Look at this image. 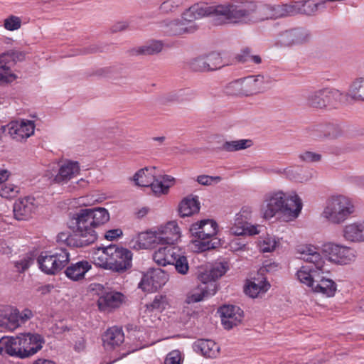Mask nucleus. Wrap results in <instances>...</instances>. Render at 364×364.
Returning <instances> with one entry per match:
<instances>
[{
  "label": "nucleus",
  "instance_id": "1",
  "mask_svg": "<svg viewBox=\"0 0 364 364\" xmlns=\"http://www.w3.org/2000/svg\"><path fill=\"white\" fill-rule=\"evenodd\" d=\"M297 5L264 4L254 1L232 4V22L233 24H252L268 19L294 15L298 12Z\"/></svg>",
  "mask_w": 364,
  "mask_h": 364
},
{
  "label": "nucleus",
  "instance_id": "2",
  "mask_svg": "<svg viewBox=\"0 0 364 364\" xmlns=\"http://www.w3.org/2000/svg\"><path fill=\"white\" fill-rule=\"evenodd\" d=\"M301 199L294 191H274L264 196L260 211L265 219H271L280 213L286 221L297 218L302 210Z\"/></svg>",
  "mask_w": 364,
  "mask_h": 364
},
{
  "label": "nucleus",
  "instance_id": "3",
  "mask_svg": "<svg viewBox=\"0 0 364 364\" xmlns=\"http://www.w3.org/2000/svg\"><path fill=\"white\" fill-rule=\"evenodd\" d=\"M109 213L104 208L80 209L73 216L75 221V237L80 238V247L94 243L97 240L95 228L109 220Z\"/></svg>",
  "mask_w": 364,
  "mask_h": 364
},
{
  "label": "nucleus",
  "instance_id": "4",
  "mask_svg": "<svg viewBox=\"0 0 364 364\" xmlns=\"http://www.w3.org/2000/svg\"><path fill=\"white\" fill-rule=\"evenodd\" d=\"M93 263L101 268L123 274L132 267L131 250L115 245L98 247L92 254Z\"/></svg>",
  "mask_w": 364,
  "mask_h": 364
},
{
  "label": "nucleus",
  "instance_id": "5",
  "mask_svg": "<svg viewBox=\"0 0 364 364\" xmlns=\"http://www.w3.org/2000/svg\"><path fill=\"white\" fill-rule=\"evenodd\" d=\"M296 251L299 258L306 263L296 271V278L302 284L312 289L323 272L325 259L318 247L311 245L299 246Z\"/></svg>",
  "mask_w": 364,
  "mask_h": 364
},
{
  "label": "nucleus",
  "instance_id": "6",
  "mask_svg": "<svg viewBox=\"0 0 364 364\" xmlns=\"http://www.w3.org/2000/svg\"><path fill=\"white\" fill-rule=\"evenodd\" d=\"M218 224L210 219L196 222L191 226L190 232L196 239L193 240L195 251L205 252L217 247L220 242L215 237Z\"/></svg>",
  "mask_w": 364,
  "mask_h": 364
},
{
  "label": "nucleus",
  "instance_id": "7",
  "mask_svg": "<svg viewBox=\"0 0 364 364\" xmlns=\"http://www.w3.org/2000/svg\"><path fill=\"white\" fill-rule=\"evenodd\" d=\"M353 199L344 195L330 197L326 202L322 216L332 224L344 223L355 213Z\"/></svg>",
  "mask_w": 364,
  "mask_h": 364
},
{
  "label": "nucleus",
  "instance_id": "8",
  "mask_svg": "<svg viewBox=\"0 0 364 364\" xmlns=\"http://www.w3.org/2000/svg\"><path fill=\"white\" fill-rule=\"evenodd\" d=\"M33 316V311L28 308L20 311L14 306H3L0 307V328L5 331L13 332L21 327Z\"/></svg>",
  "mask_w": 364,
  "mask_h": 364
},
{
  "label": "nucleus",
  "instance_id": "9",
  "mask_svg": "<svg viewBox=\"0 0 364 364\" xmlns=\"http://www.w3.org/2000/svg\"><path fill=\"white\" fill-rule=\"evenodd\" d=\"M192 6V10L198 19L211 16L216 25L231 23L232 4L210 6L207 3L200 2Z\"/></svg>",
  "mask_w": 364,
  "mask_h": 364
},
{
  "label": "nucleus",
  "instance_id": "10",
  "mask_svg": "<svg viewBox=\"0 0 364 364\" xmlns=\"http://www.w3.org/2000/svg\"><path fill=\"white\" fill-rule=\"evenodd\" d=\"M343 96L338 90L323 88L311 91L306 97L307 105L314 108L336 107Z\"/></svg>",
  "mask_w": 364,
  "mask_h": 364
},
{
  "label": "nucleus",
  "instance_id": "11",
  "mask_svg": "<svg viewBox=\"0 0 364 364\" xmlns=\"http://www.w3.org/2000/svg\"><path fill=\"white\" fill-rule=\"evenodd\" d=\"M311 38L309 30L297 27L280 32L277 36L274 46L277 48L301 46L309 43Z\"/></svg>",
  "mask_w": 364,
  "mask_h": 364
},
{
  "label": "nucleus",
  "instance_id": "12",
  "mask_svg": "<svg viewBox=\"0 0 364 364\" xmlns=\"http://www.w3.org/2000/svg\"><path fill=\"white\" fill-rule=\"evenodd\" d=\"M328 260L341 265L353 262L357 257V252L354 248L335 243H328L323 249Z\"/></svg>",
  "mask_w": 364,
  "mask_h": 364
},
{
  "label": "nucleus",
  "instance_id": "13",
  "mask_svg": "<svg viewBox=\"0 0 364 364\" xmlns=\"http://www.w3.org/2000/svg\"><path fill=\"white\" fill-rule=\"evenodd\" d=\"M35 127L34 121L28 119L11 121L6 126L10 137L18 142L25 141L33 135Z\"/></svg>",
  "mask_w": 364,
  "mask_h": 364
},
{
  "label": "nucleus",
  "instance_id": "14",
  "mask_svg": "<svg viewBox=\"0 0 364 364\" xmlns=\"http://www.w3.org/2000/svg\"><path fill=\"white\" fill-rule=\"evenodd\" d=\"M168 281V274L161 269H151L143 274L139 288L144 291H155Z\"/></svg>",
  "mask_w": 364,
  "mask_h": 364
},
{
  "label": "nucleus",
  "instance_id": "15",
  "mask_svg": "<svg viewBox=\"0 0 364 364\" xmlns=\"http://www.w3.org/2000/svg\"><path fill=\"white\" fill-rule=\"evenodd\" d=\"M22 348L21 359L30 358L36 354L45 343L43 337L38 333H21Z\"/></svg>",
  "mask_w": 364,
  "mask_h": 364
},
{
  "label": "nucleus",
  "instance_id": "16",
  "mask_svg": "<svg viewBox=\"0 0 364 364\" xmlns=\"http://www.w3.org/2000/svg\"><path fill=\"white\" fill-rule=\"evenodd\" d=\"M158 245H173L180 238V228L175 221L167 223L155 230Z\"/></svg>",
  "mask_w": 364,
  "mask_h": 364
},
{
  "label": "nucleus",
  "instance_id": "17",
  "mask_svg": "<svg viewBox=\"0 0 364 364\" xmlns=\"http://www.w3.org/2000/svg\"><path fill=\"white\" fill-rule=\"evenodd\" d=\"M38 207L36 199L26 196L17 200L13 207L14 218L17 220H27L35 213Z\"/></svg>",
  "mask_w": 364,
  "mask_h": 364
},
{
  "label": "nucleus",
  "instance_id": "18",
  "mask_svg": "<svg viewBox=\"0 0 364 364\" xmlns=\"http://www.w3.org/2000/svg\"><path fill=\"white\" fill-rule=\"evenodd\" d=\"M199 284L187 294L186 302L188 304L200 302L205 299L213 296L217 291V284L215 282L199 281Z\"/></svg>",
  "mask_w": 364,
  "mask_h": 364
},
{
  "label": "nucleus",
  "instance_id": "19",
  "mask_svg": "<svg viewBox=\"0 0 364 364\" xmlns=\"http://www.w3.org/2000/svg\"><path fill=\"white\" fill-rule=\"evenodd\" d=\"M219 312L222 324L225 329H230L238 325L243 318V311L237 306L224 305L220 308Z\"/></svg>",
  "mask_w": 364,
  "mask_h": 364
},
{
  "label": "nucleus",
  "instance_id": "20",
  "mask_svg": "<svg viewBox=\"0 0 364 364\" xmlns=\"http://www.w3.org/2000/svg\"><path fill=\"white\" fill-rule=\"evenodd\" d=\"M80 166L77 161L65 160L60 165L53 181L58 183H66L80 174Z\"/></svg>",
  "mask_w": 364,
  "mask_h": 364
},
{
  "label": "nucleus",
  "instance_id": "21",
  "mask_svg": "<svg viewBox=\"0 0 364 364\" xmlns=\"http://www.w3.org/2000/svg\"><path fill=\"white\" fill-rule=\"evenodd\" d=\"M21 334L17 336H4L0 339V355H8L21 359Z\"/></svg>",
  "mask_w": 364,
  "mask_h": 364
},
{
  "label": "nucleus",
  "instance_id": "22",
  "mask_svg": "<svg viewBox=\"0 0 364 364\" xmlns=\"http://www.w3.org/2000/svg\"><path fill=\"white\" fill-rule=\"evenodd\" d=\"M342 236L349 242H364V220H358L344 225Z\"/></svg>",
  "mask_w": 364,
  "mask_h": 364
},
{
  "label": "nucleus",
  "instance_id": "23",
  "mask_svg": "<svg viewBox=\"0 0 364 364\" xmlns=\"http://www.w3.org/2000/svg\"><path fill=\"white\" fill-rule=\"evenodd\" d=\"M124 300V296L117 291L107 292L102 295L98 301V307L101 311H109L119 308Z\"/></svg>",
  "mask_w": 364,
  "mask_h": 364
},
{
  "label": "nucleus",
  "instance_id": "24",
  "mask_svg": "<svg viewBox=\"0 0 364 364\" xmlns=\"http://www.w3.org/2000/svg\"><path fill=\"white\" fill-rule=\"evenodd\" d=\"M14 63V53L8 52L0 55V84L12 82L16 78L11 70Z\"/></svg>",
  "mask_w": 364,
  "mask_h": 364
},
{
  "label": "nucleus",
  "instance_id": "25",
  "mask_svg": "<svg viewBox=\"0 0 364 364\" xmlns=\"http://www.w3.org/2000/svg\"><path fill=\"white\" fill-rule=\"evenodd\" d=\"M328 272L323 267V272L320 274V278L312 287V291L316 293H321L328 297L333 296L336 291V284L325 275Z\"/></svg>",
  "mask_w": 364,
  "mask_h": 364
},
{
  "label": "nucleus",
  "instance_id": "26",
  "mask_svg": "<svg viewBox=\"0 0 364 364\" xmlns=\"http://www.w3.org/2000/svg\"><path fill=\"white\" fill-rule=\"evenodd\" d=\"M124 341L122 329L116 326L109 328L102 336L104 347L107 350L119 347Z\"/></svg>",
  "mask_w": 364,
  "mask_h": 364
},
{
  "label": "nucleus",
  "instance_id": "27",
  "mask_svg": "<svg viewBox=\"0 0 364 364\" xmlns=\"http://www.w3.org/2000/svg\"><path fill=\"white\" fill-rule=\"evenodd\" d=\"M243 96H251L257 94L264 88V77L262 75H250L242 78Z\"/></svg>",
  "mask_w": 364,
  "mask_h": 364
},
{
  "label": "nucleus",
  "instance_id": "28",
  "mask_svg": "<svg viewBox=\"0 0 364 364\" xmlns=\"http://www.w3.org/2000/svg\"><path fill=\"white\" fill-rule=\"evenodd\" d=\"M164 32L167 35L179 36L191 33L196 31V25H187L182 19L171 21L164 24Z\"/></svg>",
  "mask_w": 364,
  "mask_h": 364
},
{
  "label": "nucleus",
  "instance_id": "29",
  "mask_svg": "<svg viewBox=\"0 0 364 364\" xmlns=\"http://www.w3.org/2000/svg\"><path fill=\"white\" fill-rule=\"evenodd\" d=\"M175 178L168 175L155 176L153 183L151 185L152 192L156 196L166 195L169 189L174 185Z\"/></svg>",
  "mask_w": 364,
  "mask_h": 364
},
{
  "label": "nucleus",
  "instance_id": "30",
  "mask_svg": "<svg viewBox=\"0 0 364 364\" xmlns=\"http://www.w3.org/2000/svg\"><path fill=\"white\" fill-rule=\"evenodd\" d=\"M92 265L86 260L71 264L65 271V275L71 280L78 281L84 278L85 274L91 269Z\"/></svg>",
  "mask_w": 364,
  "mask_h": 364
},
{
  "label": "nucleus",
  "instance_id": "31",
  "mask_svg": "<svg viewBox=\"0 0 364 364\" xmlns=\"http://www.w3.org/2000/svg\"><path fill=\"white\" fill-rule=\"evenodd\" d=\"M200 210V202L197 196L192 195L185 197L178 205V213L181 217H188Z\"/></svg>",
  "mask_w": 364,
  "mask_h": 364
},
{
  "label": "nucleus",
  "instance_id": "32",
  "mask_svg": "<svg viewBox=\"0 0 364 364\" xmlns=\"http://www.w3.org/2000/svg\"><path fill=\"white\" fill-rule=\"evenodd\" d=\"M194 350L207 358H215L219 353V346L212 340L200 339L194 343Z\"/></svg>",
  "mask_w": 364,
  "mask_h": 364
},
{
  "label": "nucleus",
  "instance_id": "33",
  "mask_svg": "<svg viewBox=\"0 0 364 364\" xmlns=\"http://www.w3.org/2000/svg\"><path fill=\"white\" fill-rule=\"evenodd\" d=\"M154 166L145 167L136 171L132 177V181L136 186L141 187H150L156 176Z\"/></svg>",
  "mask_w": 364,
  "mask_h": 364
},
{
  "label": "nucleus",
  "instance_id": "34",
  "mask_svg": "<svg viewBox=\"0 0 364 364\" xmlns=\"http://www.w3.org/2000/svg\"><path fill=\"white\" fill-rule=\"evenodd\" d=\"M228 268L227 263H215L209 270L200 273L198 276V281H205L208 283H215L216 279L225 274Z\"/></svg>",
  "mask_w": 364,
  "mask_h": 364
},
{
  "label": "nucleus",
  "instance_id": "35",
  "mask_svg": "<svg viewBox=\"0 0 364 364\" xmlns=\"http://www.w3.org/2000/svg\"><path fill=\"white\" fill-rule=\"evenodd\" d=\"M178 247L174 245H167L158 249L153 255L154 262L160 266L171 264L173 257L176 256V250Z\"/></svg>",
  "mask_w": 364,
  "mask_h": 364
},
{
  "label": "nucleus",
  "instance_id": "36",
  "mask_svg": "<svg viewBox=\"0 0 364 364\" xmlns=\"http://www.w3.org/2000/svg\"><path fill=\"white\" fill-rule=\"evenodd\" d=\"M270 284L264 278L254 279L250 281L245 289L246 294L252 298H256L264 294L269 289Z\"/></svg>",
  "mask_w": 364,
  "mask_h": 364
},
{
  "label": "nucleus",
  "instance_id": "37",
  "mask_svg": "<svg viewBox=\"0 0 364 364\" xmlns=\"http://www.w3.org/2000/svg\"><path fill=\"white\" fill-rule=\"evenodd\" d=\"M164 46L162 41L151 40L136 48L135 52L139 55H152L161 52Z\"/></svg>",
  "mask_w": 364,
  "mask_h": 364
},
{
  "label": "nucleus",
  "instance_id": "38",
  "mask_svg": "<svg viewBox=\"0 0 364 364\" xmlns=\"http://www.w3.org/2000/svg\"><path fill=\"white\" fill-rule=\"evenodd\" d=\"M280 240L278 237L269 234L259 237L257 247L263 253L272 252L279 247Z\"/></svg>",
  "mask_w": 364,
  "mask_h": 364
},
{
  "label": "nucleus",
  "instance_id": "39",
  "mask_svg": "<svg viewBox=\"0 0 364 364\" xmlns=\"http://www.w3.org/2000/svg\"><path fill=\"white\" fill-rule=\"evenodd\" d=\"M348 95L357 101H364V77L355 78L350 84Z\"/></svg>",
  "mask_w": 364,
  "mask_h": 364
},
{
  "label": "nucleus",
  "instance_id": "40",
  "mask_svg": "<svg viewBox=\"0 0 364 364\" xmlns=\"http://www.w3.org/2000/svg\"><path fill=\"white\" fill-rule=\"evenodd\" d=\"M176 256L173 257L171 264L174 265L175 269L178 274L185 275L189 270V264L187 257L179 248L176 250Z\"/></svg>",
  "mask_w": 364,
  "mask_h": 364
},
{
  "label": "nucleus",
  "instance_id": "41",
  "mask_svg": "<svg viewBox=\"0 0 364 364\" xmlns=\"http://www.w3.org/2000/svg\"><path fill=\"white\" fill-rule=\"evenodd\" d=\"M161 314L145 307L140 322L149 328L156 327L161 322Z\"/></svg>",
  "mask_w": 364,
  "mask_h": 364
},
{
  "label": "nucleus",
  "instance_id": "42",
  "mask_svg": "<svg viewBox=\"0 0 364 364\" xmlns=\"http://www.w3.org/2000/svg\"><path fill=\"white\" fill-rule=\"evenodd\" d=\"M196 97V92L189 89H181L176 92H171L166 96V100L168 101H177V102H184V101H191L194 100Z\"/></svg>",
  "mask_w": 364,
  "mask_h": 364
},
{
  "label": "nucleus",
  "instance_id": "43",
  "mask_svg": "<svg viewBox=\"0 0 364 364\" xmlns=\"http://www.w3.org/2000/svg\"><path fill=\"white\" fill-rule=\"evenodd\" d=\"M136 242L139 248L149 249L157 244L156 235L155 231L141 232L137 236Z\"/></svg>",
  "mask_w": 364,
  "mask_h": 364
},
{
  "label": "nucleus",
  "instance_id": "44",
  "mask_svg": "<svg viewBox=\"0 0 364 364\" xmlns=\"http://www.w3.org/2000/svg\"><path fill=\"white\" fill-rule=\"evenodd\" d=\"M259 225H252L249 222L238 225V227H232L231 232L235 235H255L259 233Z\"/></svg>",
  "mask_w": 364,
  "mask_h": 364
},
{
  "label": "nucleus",
  "instance_id": "45",
  "mask_svg": "<svg viewBox=\"0 0 364 364\" xmlns=\"http://www.w3.org/2000/svg\"><path fill=\"white\" fill-rule=\"evenodd\" d=\"M252 141L250 139H239L225 141L223 144V149L227 151H236L250 147Z\"/></svg>",
  "mask_w": 364,
  "mask_h": 364
},
{
  "label": "nucleus",
  "instance_id": "46",
  "mask_svg": "<svg viewBox=\"0 0 364 364\" xmlns=\"http://www.w3.org/2000/svg\"><path fill=\"white\" fill-rule=\"evenodd\" d=\"M52 252L41 253L38 257V264L42 272L47 274H53Z\"/></svg>",
  "mask_w": 364,
  "mask_h": 364
},
{
  "label": "nucleus",
  "instance_id": "47",
  "mask_svg": "<svg viewBox=\"0 0 364 364\" xmlns=\"http://www.w3.org/2000/svg\"><path fill=\"white\" fill-rule=\"evenodd\" d=\"M52 255L58 266L59 271L63 269L70 261V254L65 248L55 249V251L52 252Z\"/></svg>",
  "mask_w": 364,
  "mask_h": 364
},
{
  "label": "nucleus",
  "instance_id": "48",
  "mask_svg": "<svg viewBox=\"0 0 364 364\" xmlns=\"http://www.w3.org/2000/svg\"><path fill=\"white\" fill-rule=\"evenodd\" d=\"M237 58L239 61L245 63L259 65L262 62L261 56L253 54L251 49L248 48L243 49L238 55Z\"/></svg>",
  "mask_w": 364,
  "mask_h": 364
},
{
  "label": "nucleus",
  "instance_id": "49",
  "mask_svg": "<svg viewBox=\"0 0 364 364\" xmlns=\"http://www.w3.org/2000/svg\"><path fill=\"white\" fill-rule=\"evenodd\" d=\"M252 215V208L249 205L242 207L240 212L236 214L234 224L232 227H238L249 222Z\"/></svg>",
  "mask_w": 364,
  "mask_h": 364
},
{
  "label": "nucleus",
  "instance_id": "50",
  "mask_svg": "<svg viewBox=\"0 0 364 364\" xmlns=\"http://www.w3.org/2000/svg\"><path fill=\"white\" fill-rule=\"evenodd\" d=\"M57 242L62 245H66L70 247H80V238L73 236L68 232H62L57 235Z\"/></svg>",
  "mask_w": 364,
  "mask_h": 364
},
{
  "label": "nucleus",
  "instance_id": "51",
  "mask_svg": "<svg viewBox=\"0 0 364 364\" xmlns=\"http://www.w3.org/2000/svg\"><path fill=\"white\" fill-rule=\"evenodd\" d=\"M168 305L167 299L165 296L156 295L153 301L146 304L145 307L161 314Z\"/></svg>",
  "mask_w": 364,
  "mask_h": 364
},
{
  "label": "nucleus",
  "instance_id": "52",
  "mask_svg": "<svg viewBox=\"0 0 364 364\" xmlns=\"http://www.w3.org/2000/svg\"><path fill=\"white\" fill-rule=\"evenodd\" d=\"M208 70H215L223 66L220 55L218 53H212L205 56Z\"/></svg>",
  "mask_w": 364,
  "mask_h": 364
},
{
  "label": "nucleus",
  "instance_id": "53",
  "mask_svg": "<svg viewBox=\"0 0 364 364\" xmlns=\"http://www.w3.org/2000/svg\"><path fill=\"white\" fill-rule=\"evenodd\" d=\"M20 188L14 184H3L0 187V196L7 199L16 197L19 193Z\"/></svg>",
  "mask_w": 364,
  "mask_h": 364
},
{
  "label": "nucleus",
  "instance_id": "54",
  "mask_svg": "<svg viewBox=\"0 0 364 364\" xmlns=\"http://www.w3.org/2000/svg\"><path fill=\"white\" fill-rule=\"evenodd\" d=\"M298 157L304 163H316L321 160L322 155L317 152L304 151L299 154Z\"/></svg>",
  "mask_w": 364,
  "mask_h": 364
},
{
  "label": "nucleus",
  "instance_id": "55",
  "mask_svg": "<svg viewBox=\"0 0 364 364\" xmlns=\"http://www.w3.org/2000/svg\"><path fill=\"white\" fill-rule=\"evenodd\" d=\"M184 0H166L160 6V10L163 13L175 11L180 6L183 5Z\"/></svg>",
  "mask_w": 364,
  "mask_h": 364
},
{
  "label": "nucleus",
  "instance_id": "56",
  "mask_svg": "<svg viewBox=\"0 0 364 364\" xmlns=\"http://www.w3.org/2000/svg\"><path fill=\"white\" fill-rule=\"evenodd\" d=\"M191 70L197 72L209 71L205 56H200L193 59L189 63Z\"/></svg>",
  "mask_w": 364,
  "mask_h": 364
},
{
  "label": "nucleus",
  "instance_id": "57",
  "mask_svg": "<svg viewBox=\"0 0 364 364\" xmlns=\"http://www.w3.org/2000/svg\"><path fill=\"white\" fill-rule=\"evenodd\" d=\"M33 257L29 255H26L19 260L14 262V267L18 272H23L33 264Z\"/></svg>",
  "mask_w": 364,
  "mask_h": 364
},
{
  "label": "nucleus",
  "instance_id": "58",
  "mask_svg": "<svg viewBox=\"0 0 364 364\" xmlns=\"http://www.w3.org/2000/svg\"><path fill=\"white\" fill-rule=\"evenodd\" d=\"M226 92L231 95L243 96L241 79H238L229 83L226 87Z\"/></svg>",
  "mask_w": 364,
  "mask_h": 364
},
{
  "label": "nucleus",
  "instance_id": "59",
  "mask_svg": "<svg viewBox=\"0 0 364 364\" xmlns=\"http://www.w3.org/2000/svg\"><path fill=\"white\" fill-rule=\"evenodd\" d=\"M291 5H297L299 10L296 14L301 11L306 14L311 15L316 12V5L314 0H307L302 4V8H300V3L291 4Z\"/></svg>",
  "mask_w": 364,
  "mask_h": 364
},
{
  "label": "nucleus",
  "instance_id": "60",
  "mask_svg": "<svg viewBox=\"0 0 364 364\" xmlns=\"http://www.w3.org/2000/svg\"><path fill=\"white\" fill-rule=\"evenodd\" d=\"M181 353L178 350L171 351L166 357L164 364H182Z\"/></svg>",
  "mask_w": 364,
  "mask_h": 364
},
{
  "label": "nucleus",
  "instance_id": "61",
  "mask_svg": "<svg viewBox=\"0 0 364 364\" xmlns=\"http://www.w3.org/2000/svg\"><path fill=\"white\" fill-rule=\"evenodd\" d=\"M20 26L21 19L17 16H11L4 20V27L9 31L17 30Z\"/></svg>",
  "mask_w": 364,
  "mask_h": 364
},
{
  "label": "nucleus",
  "instance_id": "62",
  "mask_svg": "<svg viewBox=\"0 0 364 364\" xmlns=\"http://www.w3.org/2000/svg\"><path fill=\"white\" fill-rule=\"evenodd\" d=\"M221 181V178L220 176H210L207 175H200L197 178V181L198 183L203 186L210 185L212 183H218Z\"/></svg>",
  "mask_w": 364,
  "mask_h": 364
},
{
  "label": "nucleus",
  "instance_id": "63",
  "mask_svg": "<svg viewBox=\"0 0 364 364\" xmlns=\"http://www.w3.org/2000/svg\"><path fill=\"white\" fill-rule=\"evenodd\" d=\"M195 14V12L192 10V6H191L185 12L183 13L181 19L187 25H196L194 23V21L198 18H196Z\"/></svg>",
  "mask_w": 364,
  "mask_h": 364
},
{
  "label": "nucleus",
  "instance_id": "64",
  "mask_svg": "<svg viewBox=\"0 0 364 364\" xmlns=\"http://www.w3.org/2000/svg\"><path fill=\"white\" fill-rule=\"evenodd\" d=\"M122 235L123 232L120 228L112 229L105 232V238L109 241H112L121 237Z\"/></svg>",
  "mask_w": 364,
  "mask_h": 364
}]
</instances>
